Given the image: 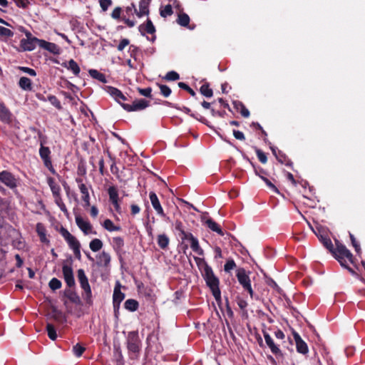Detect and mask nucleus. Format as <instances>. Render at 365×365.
<instances>
[{
  "mask_svg": "<svg viewBox=\"0 0 365 365\" xmlns=\"http://www.w3.org/2000/svg\"><path fill=\"white\" fill-rule=\"evenodd\" d=\"M39 41L41 39L33 38V39H21V46L24 51H33L35 49L36 45L39 46Z\"/></svg>",
  "mask_w": 365,
  "mask_h": 365,
  "instance_id": "16",
  "label": "nucleus"
},
{
  "mask_svg": "<svg viewBox=\"0 0 365 365\" xmlns=\"http://www.w3.org/2000/svg\"><path fill=\"white\" fill-rule=\"evenodd\" d=\"M19 87L24 91H31V81L27 77H21L19 81Z\"/></svg>",
  "mask_w": 365,
  "mask_h": 365,
  "instance_id": "26",
  "label": "nucleus"
},
{
  "mask_svg": "<svg viewBox=\"0 0 365 365\" xmlns=\"http://www.w3.org/2000/svg\"><path fill=\"white\" fill-rule=\"evenodd\" d=\"M78 182H81L78 185L81 193L82 194V200L86 204V206H88L90 205V196L88 192V189L87 186L81 182V180H78Z\"/></svg>",
  "mask_w": 365,
  "mask_h": 365,
  "instance_id": "22",
  "label": "nucleus"
},
{
  "mask_svg": "<svg viewBox=\"0 0 365 365\" xmlns=\"http://www.w3.org/2000/svg\"><path fill=\"white\" fill-rule=\"evenodd\" d=\"M39 46L53 54H58L60 51V48L56 44L44 40H41V41H39Z\"/></svg>",
  "mask_w": 365,
  "mask_h": 365,
  "instance_id": "19",
  "label": "nucleus"
},
{
  "mask_svg": "<svg viewBox=\"0 0 365 365\" xmlns=\"http://www.w3.org/2000/svg\"><path fill=\"white\" fill-rule=\"evenodd\" d=\"M179 236L182 240H189L191 241L192 239H194V236L190 232H187L185 230H183L182 232L179 233Z\"/></svg>",
  "mask_w": 365,
  "mask_h": 365,
  "instance_id": "48",
  "label": "nucleus"
},
{
  "mask_svg": "<svg viewBox=\"0 0 365 365\" xmlns=\"http://www.w3.org/2000/svg\"><path fill=\"white\" fill-rule=\"evenodd\" d=\"M130 209H131V214L133 215L138 214L140 211V207L135 204L131 205Z\"/></svg>",
  "mask_w": 365,
  "mask_h": 365,
  "instance_id": "62",
  "label": "nucleus"
},
{
  "mask_svg": "<svg viewBox=\"0 0 365 365\" xmlns=\"http://www.w3.org/2000/svg\"><path fill=\"white\" fill-rule=\"evenodd\" d=\"M85 350H86L85 347L82 346L79 344H76L73 347V351L77 357H80L83 354V353L85 351Z\"/></svg>",
  "mask_w": 365,
  "mask_h": 365,
  "instance_id": "41",
  "label": "nucleus"
},
{
  "mask_svg": "<svg viewBox=\"0 0 365 365\" xmlns=\"http://www.w3.org/2000/svg\"><path fill=\"white\" fill-rule=\"evenodd\" d=\"M55 200H56V204L60 207V209L63 212H67V209L66 207V205L63 203L61 197H59V198H58V197L55 198Z\"/></svg>",
  "mask_w": 365,
  "mask_h": 365,
  "instance_id": "58",
  "label": "nucleus"
},
{
  "mask_svg": "<svg viewBox=\"0 0 365 365\" xmlns=\"http://www.w3.org/2000/svg\"><path fill=\"white\" fill-rule=\"evenodd\" d=\"M48 184L55 198H56V197L59 198L60 192H61V188H60L59 185L51 178H48Z\"/></svg>",
  "mask_w": 365,
  "mask_h": 365,
  "instance_id": "25",
  "label": "nucleus"
},
{
  "mask_svg": "<svg viewBox=\"0 0 365 365\" xmlns=\"http://www.w3.org/2000/svg\"><path fill=\"white\" fill-rule=\"evenodd\" d=\"M349 236H350V239H351V243H352V245L354 246V247L355 248V250L356 252H359L360 251V246L356 242V240L354 237V236L350 233L349 234Z\"/></svg>",
  "mask_w": 365,
  "mask_h": 365,
  "instance_id": "55",
  "label": "nucleus"
},
{
  "mask_svg": "<svg viewBox=\"0 0 365 365\" xmlns=\"http://www.w3.org/2000/svg\"><path fill=\"white\" fill-rule=\"evenodd\" d=\"M235 267L236 264L234 260L230 259L227 261V262L225 264L224 269L225 272H230V270L233 269Z\"/></svg>",
  "mask_w": 365,
  "mask_h": 365,
  "instance_id": "50",
  "label": "nucleus"
},
{
  "mask_svg": "<svg viewBox=\"0 0 365 365\" xmlns=\"http://www.w3.org/2000/svg\"><path fill=\"white\" fill-rule=\"evenodd\" d=\"M205 224L213 232H215L218 233L220 235H224V233H223L222 230H221L220 227L219 226V225L217 224L212 219H207L205 221Z\"/></svg>",
  "mask_w": 365,
  "mask_h": 365,
  "instance_id": "28",
  "label": "nucleus"
},
{
  "mask_svg": "<svg viewBox=\"0 0 365 365\" xmlns=\"http://www.w3.org/2000/svg\"><path fill=\"white\" fill-rule=\"evenodd\" d=\"M36 232L40 237V240L42 242H44V243H48L49 241L47 239L46 237V229L44 228V227L41 224V223H38L37 225H36Z\"/></svg>",
  "mask_w": 365,
  "mask_h": 365,
  "instance_id": "29",
  "label": "nucleus"
},
{
  "mask_svg": "<svg viewBox=\"0 0 365 365\" xmlns=\"http://www.w3.org/2000/svg\"><path fill=\"white\" fill-rule=\"evenodd\" d=\"M336 258H346L348 261L352 262L353 255L350 251L341 243L336 242V249L330 250Z\"/></svg>",
  "mask_w": 365,
  "mask_h": 365,
  "instance_id": "5",
  "label": "nucleus"
},
{
  "mask_svg": "<svg viewBox=\"0 0 365 365\" xmlns=\"http://www.w3.org/2000/svg\"><path fill=\"white\" fill-rule=\"evenodd\" d=\"M178 22L182 26H186L190 22V17L186 14H180L178 16Z\"/></svg>",
  "mask_w": 365,
  "mask_h": 365,
  "instance_id": "40",
  "label": "nucleus"
},
{
  "mask_svg": "<svg viewBox=\"0 0 365 365\" xmlns=\"http://www.w3.org/2000/svg\"><path fill=\"white\" fill-rule=\"evenodd\" d=\"M234 107L240 112L242 115L245 118L250 116V111L245 108V106L240 101L233 102Z\"/></svg>",
  "mask_w": 365,
  "mask_h": 365,
  "instance_id": "31",
  "label": "nucleus"
},
{
  "mask_svg": "<svg viewBox=\"0 0 365 365\" xmlns=\"http://www.w3.org/2000/svg\"><path fill=\"white\" fill-rule=\"evenodd\" d=\"M46 330L48 332V337L51 340H56V339L57 337V334H56V331L54 327L51 324H48L46 326Z\"/></svg>",
  "mask_w": 365,
  "mask_h": 365,
  "instance_id": "38",
  "label": "nucleus"
},
{
  "mask_svg": "<svg viewBox=\"0 0 365 365\" xmlns=\"http://www.w3.org/2000/svg\"><path fill=\"white\" fill-rule=\"evenodd\" d=\"M108 92L110 95L121 105L123 104L122 101H125L127 100L126 97L123 95V93L120 90L115 88H108Z\"/></svg>",
  "mask_w": 365,
  "mask_h": 365,
  "instance_id": "21",
  "label": "nucleus"
},
{
  "mask_svg": "<svg viewBox=\"0 0 365 365\" xmlns=\"http://www.w3.org/2000/svg\"><path fill=\"white\" fill-rule=\"evenodd\" d=\"M108 191L111 202H115L116 201H118V190L115 187H110Z\"/></svg>",
  "mask_w": 365,
  "mask_h": 365,
  "instance_id": "37",
  "label": "nucleus"
},
{
  "mask_svg": "<svg viewBox=\"0 0 365 365\" xmlns=\"http://www.w3.org/2000/svg\"><path fill=\"white\" fill-rule=\"evenodd\" d=\"M200 93L205 97L210 98L212 96V90L209 88L207 84H204L200 87Z\"/></svg>",
  "mask_w": 365,
  "mask_h": 365,
  "instance_id": "39",
  "label": "nucleus"
},
{
  "mask_svg": "<svg viewBox=\"0 0 365 365\" xmlns=\"http://www.w3.org/2000/svg\"><path fill=\"white\" fill-rule=\"evenodd\" d=\"M274 335L279 339H283L284 338V334L279 329L274 332Z\"/></svg>",
  "mask_w": 365,
  "mask_h": 365,
  "instance_id": "64",
  "label": "nucleus"
},
{
  "mask_svg": "<svg viewBox=\"0 0 365 365\" xmlns=\"http://www.w3.org/2000/svg\"><path fill=\"white\" fill-rule=\"evenodd\" d=\"M75 220L78 227L85 235L92 232V226L88 220H84L80 215H76Z\"/></svg>",
  "mask_w": 365,
  "mask_h": 365,
  "instance_id": "12",
  "label": "nucleus"
},
{
  "mask_svg": "<svg viewBox=\"0 0 365 365\" xmlns=\"http://www.w3.org/2000/svg\"><path fill=\"white\" fill-rule=\"evenodd\" d=\"M14 33L9 29L0 26V36L11 37Z\"/></svg>",
  "mask_w": 365,
  "mask_h": 365,
  "instance_id": "47",
  "label": "nucleus"
},
{
  "mask_svg": "<svg viewBox=\"0 0 365 365\" xmlns=\"http://www.w3.org/2000/svg\"><path fill=\"white\" fill-rule=\"evenodd\" d=\"M149 106V102L145 99H138L130 104H122V107L127 111H138L145 109Z\"/></svg>",
  "mask_w": 365,
  "mask_h": 365,
  "instance_id": "7",
  "label": "nucleus"
},
{
  "mask_svg": "<svg viewBox=\"0 0 365 365\" xmlns=\"http://www.w3.org/2000/svg\"><path fill=\"white\" fill-rule=\"evenodd\" d=\"M49 287L51 289L53 290H56V289H60L61 287V282L60 280H58V279L56 278H53L50 282H49Z\"/></svg>",
  "mask_w": 365,
  "mask_h": 365,
  "instance_id": "42",
  "label": "nucleus"
},
{
  "mask_svg": "<svg viewBox=\"0 0 365 365\" xmlns=\"http://www.w3.org/2000/svg\"><path fill=\"white\" fill-rule=\"evenodd\" d=\"M125 294L120 289V284L118 282L114 288L113 295V303L114 309H118L120 302L124 299Z\"/></svg>",
  "mask_w": 365,
  "mask_h": 365,
  "instance_id": "11",
  "label": "nucleus"
},
{
  "mask_svg": "<svg viewBox=\"0 0 365 365\" xmlns=\"http://www.w3.org/2000/svg\"><path fill=\"white\" fill-rule=\"evenodd\" d=\"M149 197L150 202L156 212L160 216H165L163 209L160 203V201L156 194L154 192H150L149 194Z\"/></svg>",
  "mask_w": 365,
  "mask_h": 365,
  "instance_id": "15",
  "label": "nucleus"
},
{
  "mask_svg": "<svg viewBox=\"0 0 365 365\" xmlns=\"http://www.w3.org/2000/svg\"><path fill=\"white\" fill-rule=\"evenodd\" d=\"M127 348L131 358L136 356L140 351V341L135 331L129 332L127 337Z\"/></svg>",
  "mask_w": 365,
  "mask_h": 365,
  "instance_id": "2",
  "label": "nucleus"
},
{
  "mask_svg": "<svg viewBox=\"0 0 365 365\" xmlns=\"http://www.w3.org/2000/svg\"><path fill=\"white\" fill-rule=\"evenodd\" d=\"M78 279L81 284V288L84 291V298L87 303L92 302V292L88 282V279L85 274L83 269H80L78 270Z\"/></svg>",
  "mask_w": 365,
  "mask_h": 365,
  "instance_id": "3",
  "label": "nucleus"
},
{
  "mask_svg": "<svg viewBox=\"0 0 365 365\" xmlns=\"http://www.w3.org/2000/svg\"><path fill=\"white\" fill-rule=\"evenodd\" d=\"M233 135H234L235 138L237 140H245V135H244L243 133L241 131L233 130Z\"/></svg>",
  "mask_w": 365,
  "mask_h": 365,
  "instance_id": "61",
  "label": "nucleus"
},
{
  "mask_svg": "<svg viewBox=\"0 0 365 365\" xmlns=\"http://www.w3.org/2000/svg\"><path fill=\"white\" fill-rule=\"evenodd\" d=\"M128 44H129L128 39H127V38L122 39L118 46V50L123 51L125 48V47H126Z\"/></svg>",
  "mask_w": 365,
  "mask_h": 365,
  "instance_id": "56",
  "label": "nucleus"
},
{
  "mask_svg": "<svg viewBox=\"0 0 365 365\" xmlns=\"http://www.w3.org/2000/svg\"><path fill=\"white\" fill-rule=\"evenodd\" d=\"M63 274L65 282H66L68 287H71L75 285V279L73 277V273L71 267L68 265H63Z\"/></svg>",
  "mask_w": 365,
  "mask_h": 365,
  "instance_id": "14",
  "label": "nucleus"
},
{
  "mask_svg": "<svg viewBox=\"0 0 365 365\" xmlns=\"http://www.w3.org/2000/svg\"><path fill=\"white\" fill-rule=\"evenodd\" d=\"M175 230L178 232V234L182 232L184 230L182 223L180 221L175 222Z\"/></svg>",
  "mask_w": 365,
  "mask_h": 365,
  "instance_id": "63",
  "label": "nucleus"
},
{
  "mask_svg": "<svg viewBox=\"0 0 365 365\" xmlns=\"http://www.w3.org/2000/svg\"><path fill=\"white\" fill-rule=\"evenodd\" d=\"M140 31L143 34L145 32L148 34H153L155 31V27L150 19H148L145 25L139 26Z\"/></svg>",
  "mask_w": 365,
  "mask_h": 365,
  "instance_id": "27",
  "label": "nucleus"
},
{
  "mask_svg": "<svg viewBox=\"0 0 365 365\" xmlns=\"http://www.w3.org/2000/svg\"><path fill=\"white\" fill-rule=\"evenodd\" d=\"M20 69L31 76H35L36 75L35 70L32 68L28 67H21Z\"/></svg>",
  "mask_w": 365,
  "mask_h": 365,
  "instance_id": "59",
  "label": "nucleus"
},
{
  "mask_svg": "<svg viewBox=\"0 0 365 365\" xmlns=\"http://www.w3.org/2000/svg\"><path fill=\"white\" fill-rule=\"evenodd\" d=\"M180 78L179 74L175 71H169L165 76V79L168 81H176Z\"/></svg>",
  "mask_w": 365,
  "mask_h": 365,
  "instance_id": "45",
  "label": "nucleus"
},
{
  "mask_svg": "<svg viewBox=\"0 0 365 365\" xmlns=\"http://www.w3.org/2000/svg\"><path fill=\"white\" fill-rule=\"evenodd\" d=\"M264 338L267 345L270 349L272 353L274 354L276 356H282V354L280 349L277 345L274 344L273 339L269 336V334L267 333H264Z\"/></svg>",
  "mask_w": 365,
  "mask_h": 365,
  "instance_id": "13",
  "label": "nucleus"
},
{
  "mask_svg": "<svg viewBox=\"0 0 365 365\" xmlns=\"http://www.w3.org/2000/svg\"><path fill=\"white\" fill-rule=\"evenodd\" d=\"M259 176L266 183V185L268 186V187H269L274 192H278L277 188L269 180H268L267 178H265L261 175H259Z\"/></svg>",
  "mask_w": 365,
  "mask_h": 365,
  "instance_id": "46",
  "label": "nucleus"
},
{
  "mask_svg": "<svg viewBox=\"0 0 365 365\" xmlns=\"http://www.w3.org/2000/svg\"><path fill=\"white\" fill-rule=\"evenodd\" d=\"M103 227L109 232L119 231L120 227L113 224L112 220L106 219L103 224Z\"/></svg>",
  "mask_w": 365,
  "mask_h": 365,
  "instance_id": "34",
  "label": "nucleus"
},
{
  "mask_svg": "<svg viewBox=\"0 0 365 365\" xmlns=\"http://www.w3.org/2000/svg\"><path fill=\"white\" fill-rule=\"evenodd\" d=\"M151 88H140L139 89V93L144 96L149 97L151 93Z\"/></svg>",
  "mask_w": 365,
  "mask_h": 365,
  "instance_id": "60",
  "label": "nucleus"
},
{
  "mask_svg": "<svg viewBox=\"0 0 365 365\" xmlns=\"http://www.w3.org/2000/svg\"><path fill=\"white\" fill-rule=\"evenodd\" d=\"M205 278L207 284L212 290V294L217 301L220 299V291L219 289V280L214 275L212 269L206 267L205 269Z\"/></svg>",
  "mask_w": 365,
  "mask_h": 365,
  "instance_id": "1",
  "label": "nucleus"
},
{
  "mask_svg": "<svg viewBox=\"0 0 365 365\" xmlns=\"http://www.w3.org/2000/svg\"><path fill=\"white\" fill-rule=\"evenodd\" d=\"M113 242L114 243V246L117 247L118 248H120L123 246V240L120 237H113Z\"/></svg>",
  "mask_w": 365,
  "mask_h": 365,
  "instance_id": "54",
  "label": "nucleus"
},
{
  "mask_svg": "<svg viewBox=\"0 0 365 365\" xmlns=\"http://www.w3.org/2000/svg\"><path fill=\"white\" fill-rule=\"evenodd\" d=\"M99 3H100V6H101V9L103 11H106L108 9V8L110 6H111L112 1L111 0H100Z\"/></svg>",
  "mask_w": 365,
  "mask_h": 365,
  "instance_id": "52",
  "label": "nucleus"
},
{
  "mask_svg": "<svg viewBox=\"0 0 365 365\" xmlns=\"http://www.w3.org/2000/svg\"><path fill=\"white\" fill-rule=\"evenodd\" d=\"M294 338L296 342L297 351L303 354H307L308 352V347L307 344L301 339L298 334H294Z\"/></svg>",
  "mask_w": 365,
  "mask_h": 365,
  "instance_id": "20",
  "label": "nucleus"
},
{
  "mask_svg": "<svg viewBox=\"0 0 365 365\" xmlns=\"http://www.w3.org/2000/svg\"><path fill=\"white\" fill-rule=\"evenodd\" d=\"M120 14H121V9L120 7H116L113 11V12L111 14V16H112V18H113L115 19H118L120 17Z\"/></svg>",
  "mask_w": 365,
  "mask_h": 365,
  "instance_id": "57",
  "label": "nucleus"
},
{
  "mask_svg": "<svg viewBox=\"0 0 365 365\" xmlns=\"http://www.w3.org/2000/svg\"><path fill=\"white\" fill-rule=\"evenodd\" d=\"M60 233L67 242L70 248L73 250V252H78V248L81 247L78 240L66 228L62 227L60 230Z\"/></svg>",
  "mask_w": 365,
  "mask_h": 365,
  "instance_id": "6",
  "label": "nucleus"
},
{
  "mask_svg": "<svg viewBox=\"0 0 365 365\" xmlns=\"http://www.w3.org/2000/svg\"><path fill=\"white\" fill-rule=\"evenodd\" d=\"M47 100L53 106H55L56 108H61V103L60 101L58 100V98L55 96H53V95H49L48 97H47Z\"/></svg>",
  "mask_w": 365,
  "mask_h": 365,
  "instance_id": "44",
  "label": "nucleus"
},
{
  "mask_svg": "<svg viewBox=\"0 0 365 365\" xmlns=\"http://www.w3.org/2000/svg\"><path fill=\"white\" fill-rule=\"evenodd\" d=\"M257 155L259 160L261 163H267V156H266V155L262 151H261L259 150H257Z\"/></svg>",
  "mask_w": 365,
  "mask_h": 365,
  "instance_id": "53",
  "label": "nucleus"
},
{
  "mask_svg": "<svg viewBox=\"0 0 365 365\" xmlns=\"http://www.w3.org/2000/svg\"><path fill=\"white\" fill-rule=\"evenodd\" d=\"M312 230L324 245L329 250H332L333 245L331 240L327 237L324 229L322 227H317L316 230L313 228Z\"/></svg>",
  "mask_w": 365,
  "mask_h": 365,
  "instance_id": "8",
  "label": "nucleus"
},
{
  "mask_svg": "<svg viewBox=\"0 0 365 365\" xmlns=\"http://www.w3.org/2000/svg\"><path fill=\"white\" fill-rule=\"evenodd\" d=\"M0 181L10 188H14L16 186V180L14 175L6 170L0 172Z\"/></svg>",
  "mask_w": 365,
  "mask_h": 365,
  "instance_id": "10",
  "label": "nucleus"
},
{
  "mask_svg": "<svg viewBox=\"0 0 365 365\" xmlns=\"http://www.w3.org/2000/svg\"><path fill=\"white\" fill-rule=\"evenodd\" d=\"M237 278L239 283L242 286L243 289L248 292L252 299L255 298L254 292L251 286V280L246 271L241 268L237 270ZM258 299V297H255Z\"/></svg>",
  "mask_w": 365,
  "mask_h": 365,
  "instance_id": "4",
  "label": "nucleus"
},
{
  "mask_svg": "<svg viewBox=\"0 0 365 365\" xmlns=\"http://www.w3.org/2000/svg\"><path fill=\"white\" fill-rule=\"evenodd\" d=\"M151 0H140L139 4V10L137 11L136 9H135V12L136 13L137 16L138 17H142L145 15H148L149 13V4L150 3Z\"/></svg>",
  "mask_w": 365,
  "mask_h": 365,
  "instance_id": "17",
  "label": "nucleus"
},
{
  "mask_svg": "<svg viewBox=\"0 0 365 365\" xmlns=\"http://www.w3.org/2000/svg\"><path fill=\"white\" fill-rule=\"evenodd\" d=\"M98 264L100 266L107 267L110 262V256L106 252H102L98 257Z\"/></svg>",
  "mask_w": 365,
  "mask_h": 365,
  "instance_id": "24",
  "label": "nucleus"
},
{
  "mask_svg": "<svg viewBox=\"0 0 365 365\" xmlns=\"http://www.w3.org/2000/svg\"><path fill=\"white\" fill-rule=\"evenodd\" d=\"M63 66L71 71L75 76H78L81 71L78 63L73 59H71L67 63H63Z\"/></svg>",
  "mask_w": 365,
  "mask_h": 365,
  "instance_id": "23",
  "label": "nucleus"
},
{
  "mask_svg": "<svg viewBox=\"0 0 365 365\" xmlns=\"http://www.w3.org/2000/svg\"><path fill=\"white\" fill-rule=\"evenodd\" d=\"M51 151L48 147L43 146V143H41V147L39 149V155L43 161L44 165L51 171H53L51 160L50 158Z\"/></svg>",
  "mask_w": 365,
  "mask_h": 365,
  "instance_id": "9",
  "label": "nucleus"
},
{
  "mask_svg": "<svg viewBox=\"0 0 365 365\" xmlns=\"http://www.w3.org/2000/svg\"><path fill=\"white\" fill-rule=\"evenodd\" d=\"M11 115L9 110L0 102V120L5 123H9L11 120Z\"/></svg>",
  "mask_w": 365,
  "mask_h": 365,
  "instance_id": "18",
  "label": "nucleus"
},
{
  "mask_svg": "<svg viewBox=\"0 0 365 365\" xmlns=\"http://www.w3.org/2000/svg\"><path fill=\"white\" fill-rule=\"evenodd\" d=\"M124 307L126 309L134 312L138 308V302L135 299H129L125 302Z\"/></svg>",
  "mask_w": 365,
  "mask_h": 365,
  "instance_id": "33",
  "label": "nucleus"
},
{
  "mask_svg": "<svg viewBox=\"0 0 365 365\" xmlns=\"http://www.w3.org/2000/svg\"><path fill=\"white\" fill-rule=\"evenodd\" d=\"M170 240L165 234H161L158 236V245L161 249H165L169 245Z\"/></svg>",
  "mask_w": 365,
  "mask_h": 365,
  "instance_id": "32",
  "label": "nucleus"
},
{
  "mask_svg": "<svg viewBox=\"0 0 365 365\" xmlns=\"http://www.w3.org/2000/svg\"><path fill=\"white\" fill-rule=\"evenodd\" d=\"M173 14L171 5H166L163 9H160V15L163 17L170 16Z\"/></svg>",
  "mask_w": 365,
  "mask_h": 365,
  "instance_id": "43",
  "label": "nucleus"
},
{
  "mask_svg": "<svg viewBox=\"0 0 365 365\" xmlns=\"http://www.w3.org/2000/svg\"><path fill=\"white\" fill-rule=\"evenodd\" d=\"M178 86L180 88H182V89H185L187 91L189 92V93L192 96H195V91L190 88L186 83H183V82H180L178 83Z\"/></svg>",
  "mask_w": 365,
  "mask_h": 365,
  "instance_id": "51",
  "label": "nucleus"
},
{
  "mask_svg": "<svg viewBox=\"0 0 365 365\" xmlns=\"http://www.w3.org/2000/svg\"><path fill=\"white\" fill-rule=\"evenodd\" d=\"M190 247L192 248L193 252H195L196 254H197L198 255H200V256L204 255V251L200 247V246L199 245L198 240L196 237H194V239H192L191 241H190Z\"/></svg>",
  "mask_w": 365,
  "mask_h": 365,
  "instance_id": "30",
  "label": "nucleus"
},
{
  "mask_svg": "<svg viewBox=\"0 0 365 365\" xmlns=\"http://www.w3.org/2000/svg\"><path fill=\"white\" fill-rule=\"evenodd\" d=\"M89 74L91 75V77H93L95 79L98 80L99 81H101L102 83L106 82V78L105 75L103 74L102 73H100L97 70L91 69L89 71Z\"/></svg>",
  "mask_w": 365,
  "mask_h": 365,
  "instance_id": "36",
  "label": "nucleus"
},
{
  "mask_svg": "<svg viewBox=\"0 0 365 365\" xmlns=\"http://www.w3.org/2000/svg\"><path fill=\"white\" fill-rule=\"evenodd\" d=\"M160 93L162 95H163L165 97H168L171 93L170 88L165 86V85H161L160 86Z\"/></svg>",
  "mask_w": 365,
  "mask_h": 365,
  "instance_id": "49",
  "label": "nucleus"
},
{
  "mask_svg": "<svg viewBox=\"0 0 365 365\" xmlns=\"http://www.w3.org/2000/svg\"><path fill=\"white\" fill-rule=\"evenodd\" d=\"M103 247V242L99 239H93L89 244V247L93 252L99 251Z\"/></svg>",
  "mask_w": 365,
  "mask_h": 365,
  "instance_id": "35",
  "label": "nucleus"
}]
</instances>
